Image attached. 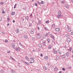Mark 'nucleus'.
I'll list each match as a JSON object with an SVG mask.
<instances>
[{"label":"nucleus","mask_w":73,"mask_h":73,"mask_svg":"<svg viewBox=\"0 0 73 73\" xmlns=\"http://www.w3.org/2000/svg\"><path fill=\"white\" fill-rule=\"evenodd\" d=\"M9 19H10V18H8L7 19V21H9Z\"/></svg>","instance_id":"nucleus-34"},{"label":"nucleus","mask_w":73,"mask_h":73,"mask_svg":"<svg viewBox=\"0 0 73 73\" xmlns=\"http://www.w3.org/2000/svg\"><path fill=\"white\" fill-rule=\"evenodd\" d=\"M62 58H65V55H64L62 56Z\"/></svg>","instance_id":"nucleus-17"},{"label":"nucleus","mask_w":73,"mask_h":73,"mask_svg":"<svg viewBox=\"0 0 73 73\" xmlns=\"http://www.w3.org/2000/svg\"><path fill=\"white\" fill-rule=\"evenodd\" d=\"M44 69L45 70H47V68H46V67H45V66H44Z\"/></svg>","instance_id":"nucleus-26"},{"label":"nucleus","mask_w":73,"mask_h":73,"mask_svg":"<svg viewBox=\"0 0 73 73\" xmlns=\"http://www.w3.org/2000/svg\"><path fill=\"white\" fill-rule=\"evenodd\" d=\"M32 52H36V50H33Z\"/></svg>","instance_id":"nucleus-45"},{"label":"nucleus","mask_w":73,"mask_h":73,"mask_svg":"<svg viewBox=\"0 0 73 73\" xmlns=\"http://www.w3.org/2000/svg\"><path fill=\"white\" fill-rule=\"evenodd\" d=\"M2 20V18L1 17H0V21H1Z\"/></svg>","instance_id":"nucleus-43"},{"label":"nucleus","mask_w":73,"mask_h":73,"mask_svg":"<svg viewBox=\"0 0 73 73\" xmlns=\"http://www.w3.org/2000/svg\"><path fill=\"white\" fill-rule=\"evenodd\" d=\"M68 32H71V29H70V28H69V27H68V26H67V28H68Z\"/></svg>","instance_id":"nucleus-5"},{"label":"nucleus","mask_w":73,"mask_h":73,"mask_svg":"<svg viewBox=\"0 0 73 73\" xmlns=\"http://www.w3.org/2000/svg\"><path fill=\"white\" fill-rule=\"evenodd\" d=\"M55 30L56 31H57V32H58V31H59V30H58V28H55Z\"/></svg>","instance_id":"nucleus-19"},{"label":"nucleus","mask_w":73,"mask_h":73,"mask_svg":"<svg viewBox=\"0 0 73 73\" xmlns=\"http://www.w3.org/2000/svg\"><path fill=\"white\" fill-rule=\"evenodd\" d=\"M53 52L55 54L57 53V50H55L54 51H53Z\"/></svg>","instance_id":"nucleus-21"},{"label":"nucleus","mask_w":73,"mask_h":73,"mask_svg":"<svg viewBox=\"0 0 73 73\" xmlns=\"http://www.w3.org/2000/svg\"><path fill=\"white\" fill-rule=\"evenodd\" d=\"M24 63H25V64H27L28 65H29V63L28 62H24Z\"/></svg>","instance_id":"nucleus-9"},{"label":"nucleus","mask_w":73,"mask_h":73,"mask_svg":"<svg viewBox=\"0 0 73 73\" xmlns=\"http://www.w3.org/2000/svg\"><path fill=\"white\" fill-rule=\"evenodd\" d=\"M52 38H53L54 40V37H52Z\"/></svg>","instance_id":"nucleus-58"},{"label":"nucleus","mask_w":73,"mask_h":73,"mask_svg":"<svg viewBox=\"0 0 73 73\" xmlns=\"http://www.w3.org/2000/svg\"><path fill=\"white\" fill-rule=\"evenodd\" d=\"M37 29H38V30H39V29H40V28H39V27H37Z\"/></svg>","instance_id":"nucleus-60"},{"label":"nucleus","mask_w":73,"mask_h":73,"mask_svg":"<svg viewBox=\"0 0 73 73\" xmlns=\"http://www.w3.org/2000/svg\"><path fill=\"white\" fill-rule=\"evenodd\" d=\"M41 57H42V56H43V55L42 54H41Z\"/></svg>","instance_id":"nucleus-61"},{"label":"nucleus","mask_w":73,"mask_h":73,"mask_svg":"<svg viewBox=\"0 0 73 73\" xmlns=\"http://www.w3.org/2000/svg\"><path fill=\"white\" fill-rule=\"evenodd\" d=\"M14 72H14L13 70H11V73H14Z\"/></svg>","instance_id":"nucleus-39"},{"label":"nucleus","mask_w":73,"mask_h":73,"mask_svg":"<svg viewBox=\"0 0 73 73\" xmlns=\"http://www.w3.org/2000/svg\"><path fill=\"white\" fill-rule=\"evenodd\" d=\"M52 25L54 26V27H55V24H53Z\"/></svg>","instance_id":"nucleus-53"},{"label":"nucleus","mask_w":73,"mask_h":73,"mask_svg":"<svg viewBox=\"0 0 73 73\" xmlns=\"http://www.w3.org/2000/svg\"><path fill=\"white\" fill-rule=\"evenodd\" d=\"M11 45L13 46V47H14V46H15V44L14 43H11Z\"/></svg>","instance_id":"nucleus-22"},{"label":"nucleus","mask_w":73,"mask_h":73,"mask_svg":"<svg viewBox=\"0 0 73 73\" xmlns=\"http://www.w3.org/2000/svg\"><path fill=\"white\" fill-rule=\"evenodd\" d=\"M61 3H62V4H64L65 3V1H62L61 2Z\"/></svg>","instance_id":"nucleus-31"},{"label":"nucleus","mask_w":73,"mask_h":73,"mask_svg":"<svg viewBox=\"0 0 73 73\" xmlns=\"http://www.w3.org/2000/svg\"><path fill=\"white\" fill-rule=\"evenodd\" d=\"M66 8H69V6L68 5H66Z\"/></svg>","instance_id":"nucleus-13"},{"label":"nucleus","mask_w":73,"mask_h":73,"mask_svg":"<svg viewBox=\"0 0 73 73\" xmlns=\"http://www.w3.org/2000/svg\"><path fill=\"white\" fill-rule=\"evenodd\" d=\"M32 40H33V41H35V38H32Z\"/></svg>","instance_id":"nucleus-40"},{"label":"nucleus","mask_w":73,"mask_h":73,"mask_svg":"<svg viewBox=\"0 0 73 73\" xmlns=\"http://www.w3.org/2000/svg\"><path fill=\"white\" fill-rule=\"evenodd\" d=\"M62 71H60V72H59L58 73H62Z\"/></svg>","instance_id":"nucleus-51"},{"label":"nucleus","mask_w":73,"mask_h":73,"mask_svg":"<svg viewBox=\"0 0 73 73\" xmlns=\"http://www.w3.org/2000/svg\"><path fill=\"white\" fill-rule=\"evenodd\" d=\"M48 64V66H50V63H48V64Z\"/></svg>","instance_id":"nucleus-52"},{"label":"nucleus","mask_w":73,"mask_h":73,"mask_svg":"<svg viewBox=\"0 0 73 73\" xmlns=\"http://www.w3.org/2000/svg\"><path fill=\"white\" fill-rule=\"evenodd\" d=\"M15 31L16 32V33H19V29L17 28L16 29Z\"/></svg>","instance_id":"nucleus-8"},{"label":"nucleus","mask_w":73,"mask_h":73,"mask_svg":"<svg viewBox=\"0 0 73 73\" xmlns=\"http://www.w3.org/2000/svg\"><path fill=\"white\" fill-rule=\"evenodd\" d=\"M38 3V4H39V5H40L41 4V3H40V2H39V1H38L37 2Z\"/></svg>","instance_id":"nucleus-42"},{"label":"nucleus","mask_w":73,"mask_h":73,"mask_svg":"<svg viewBox=\"0 0 73 73\" xmlns=\"http://www.w3.org/2000/svg\"><path fill=\"white\" fill-rule=\"evenodd\" d=\"M49 23V21L48 20L46 21L45 22V23H46V24H48V23Z\"/></svg>","instance_id":"nucleus-20"},{"label":"nucleus","mask_w":73,"mask_h":73,"mask_svg":"<svg viewBox=\"0 0 73 73\" xmlns=\"http://www.w3.org/2000/svg\"><path fill=\"white\" fill-rule=\"evenodd\" d=\"M67 41L68 42H70V41H71V39L69 38H68L67 39Z\"/></svg>","instance_id":"nucleus-4"},{"label":"nucleus","mask_w":73,"mask_h":73,"mask_svg":"<svg viewBox=\"0 0 73 73\" xmlns=\"http://www.w3.org/2000/svg\"><path fill=\"white\" fill-rule=\"evenodd\" d=\"M11 15L12 16H13V15H15V13L14 12H13L11 13Z\"/></svg>","instance_id":"nucleus-11"},{"label":"nucleus","mask_w":73,"mask_h":73,"mask_svg":"<svg viewBox=\"0 0 73 73\" xmlns=\"http://www.w3.org/2000/svg\"><path fill=\"white\" fill-rule=\"evenodd\" d=\"M58 15H61V11H59L58 12Z\"/></svg>","instance_id":"nucleus-15"},{"label":"nucleus","mask_w":73,"mask_h":73,"mask_svg":"<svg viewBox=\"0 0 73 73\" xmlns=\"http://www.w3.org/2000/svg\"><path fill=\"white\" fill-rule=\"evenodd\" d=\"M25 58H26V59L27 60H28V61H29V58H28V56H26Z\"/></svg>","instance_id":"nucleus-24"},{"label":"nucleus","mask_w":73,"mask_h":73,"mask_svg":"<svg viewBox=\"0 0 73 73\" xmlns=\"http://www.w3.org/2000/svg\"><path fill=\"white\" fill-rule=\"evenodd\" d=\"M36 38H41V37H37Z\"/></svg>","instance_id":"nucleus-59"},{"label":"nucleus","mask_w":73,"mask_h":73,"mask_svg":"<svg viewBox=\"0 0 73 73\" xmlns=\"http://www.w3.org/2000/svg\"><path fill=\"white\" fill-rule=\"evenodd\" d=\"M48 35L47 34H46L45 35V36H48Z\"/></svg>","instance_id":"nucleus-57"},{"label":"nucleus","mask_w":73,"mask_h":73,"mask_svg":"<svg viewBox=\"0 0 73 73\" xmlns=\"http://www.w3.org/2000/svg\"><path fill=\"white\" fill-rule=\"evenodd\" d=\"M40 3L42 4H44V1H42L40 2Z\"/></svg>","instance_id":"nucleus-32"},{"label":"nucleus","mask_w":73,"mask_h":73,"mask_svg":"<svg viewBox=\"0 0 73 73\" xmlns=\"http://www.w3.org/2000/svg\"><path fill=\"white\" fill-rule=\"evenodd\" d=\"M62 70H64V71H65V68H62Z\"/></svg>","instance_id":"nucleus-38"},{"label":"nucleus","mask_w":73,"mask_h":73,"mask_svg":"<svg viewBox=\"0 0 73 73\" xmlns=\"http://www.w3.org/2000/svg\"><path fill=\"white\" fill-rule=\"evenodd\" d=\"M34 30L33 29H31L30 31V33L31 34H33L34 33Z\"/></svg>","instance_id":"nucleus-2"},{"label":"nucleus","mask_w":73,"mask_h":73,"mask_svg":"<svg viewBox=\"0 0 73 73\" xmlns=\"http://www.w3.org/2000/svg\"><path fill=\"white\" fill-rule=\"evenodd\" d=\"M72 69L71 67H68L67 68V69Z\"/></svg>","instance_id":"nucleus-27"},{"label":"nucleus","mask_w":73,"mask_h":73,"mask_svg":"<svg viewBox=\"0 0 73 73\" xmlns=\"http://www.w3.org/2000/svg\"><path fill=\"white\" fill-rule=\"evenodd\" d=\"M16 5H17V4H15V5H14V8H16Z\"/></svg>","instance_id":"nucleus-28"},{"label":"nucleus","mask_w":73,"mask_h":73,"mask_svg":"<svg viewBox=\"0 0 73 73\" xmlns=\"http://www.w3.org/2000/svg\"><path fill=\"white\" fill-rule=\"evenodd\" d=\"M71 1L72 3H73V1L72 0Z\"/></svg>","instance_id":"nucleus-63"},{"label":"nucleus","mask_w":73,"mask_h":73,"mask_svg":"<svg viewBox=\"0 0 73 73\" xmlns=\"http://www.w3.org/2000/svg\"><path fill=\"white\" fill-rule=\"evenodd\" d=\"M34 61H35V60H32L31 61V62L30 63V64H32V63H33V62H34Z\"/></svg>","instance_id":"nucleus-12"},{"label":"nucleus","mask_w":73,"mask_h":73,"mask_svg":"<svg viewBox=\"0 0 73 73\" xmlns=\"http://www.w3.org/2000/svg\"><path fill=\"white\" fill-rule=\"evenodd\" d=\"M44 29L45 30H48V29L47 28H46V27H44Z\"/></svg>","instance_id":"nucleus-37"},{"label":"nucleus","mask_w":73,"mask_h":73,"mask_svg":"<svg viewBox=\"0 0 73 73\" xmlns=\"http://www.w3.org/2000/svg\"><path fill=\"white\" fill-rule=\"evenodd\" d=\"M24 38L26 39L28 38V37H24Z\"/></svg>","instance_id":"nucleus-56"},{"label":"nucleus","mask_w":73,"mask_h":73,"mask_svg":"<svg viewBox=\"0 0 73 73\" xmlns=\"http://www.w3.org/2000/svg\"><path fill=\"white\" fill-rule=\"evenodd\" d=\"M25 19L27 20H29V18H28V16H27L25 17Z\"/></svg>","instance_id":"nucleus-18"},{"label":"nucleus","mask_w":73,"mask_h":73,"mask_svg":"<svg viewBox=\"0 0 73 73\" xmlns=\"http://www.w3.org/2000/svg\"><path fill=\"white\" fill-rule=\"evenodd\" d=\"M45 57L46 59V60H48V57L46 56Z\"/></svg>","instance_id":"nucleus-36"},{"label":"nucleus","mask_w":73,"mask_h":73,"mask_svg":"<svg viewBox=\"0 0 73 73\" xmlns=\"http://www.w3.org/2000/svg\"><path fill=\"white\" fill-rule=\"evenodd\" d=\"M47 41H48V42H49V39H48Z\"/></svg>","instance_id":"nucleus-50"},{"label":"nucleus","mask_w":73,"mask_h":73,"mask_svg":"<svg viewBox=\"0 0 73 73\" xmlns=\"http://www.w3.org/2000/svg\"><path fill=\"white\" fill-rule=\"evenodd\" d=\"M13 23H15V20H13Z\"/></svg>","instance_id":"nucleus-54"},{"label":"nucleus","mask_w":73,"mask_h":73,"mask_svg":"<svg viewBox=\"0 0 73 73\" xmlns=\"http://www.w3.org/2000/svg\"><path fill=\"white\" fill-rule=\"evenodd\" d=\"M19 45H21V46H23V45H22L21 44V43L20 42L19 43Z\"/></svg>","instance_id":"nucleus-48"},{"label":"nucleus","mask_w":73,"mask_h":73,"mask_svg":"<svg viewBox=\"0 0 73 73\" xmlns=\"http://www.w3.org/2000/svg\"><path fill=\"white\" fill-rule=\"evenodd\" d=\"M46 43V41H44L43 42H42L43 45L44 46H45Z\"/></svg>","instance_id":"nucleus-6"},{"label":"nucleus","mask_w":73,"mask_h":73,"mask_svg":"<svg viewBox=\"0 0 73 73\" xmlns=\"http://www.w3.org/2000/svg\"><path fill=\"white\" fill-rule=\"evenodd\" d=\"M68 50L70 51V52H71L72 50V47H70L69 49H68Z\"/></svg>","instance_id":"nucleus-16"},{"label":"nucleus","mask_w":73,"mask_h":73,"mask_svg":"<svg viewBox=\"0 0 73 73\" xmlns=\"http://www.w3.org/2000/svg\"><path fill=\"white\" fill-rule=\"evenodd\" d=\"M71 35H73V32H72L71 33Z\"/></svg>","instance_id":"nucleus-62"},{"label":"nucleus","mask_w":73,"mask_h":73,"mask_svg":"<svg viewBox=\"0 0 73 73\" xmlns=\"http://www.w3.org/2000/svg\"><path fill=\"white\" fill-rule=\"evenodd\" d=\"M69 36V34H67L66 35V37H68Z\"/></svg>","instance_id":"nucleus-33"},{"label":"nucleus","mask_w":73,"mask_h":73,"mask_svg":"<svg viewBox=\"0 0 73 73\" xmlns=\"http://www.w3.org/2000/svg\"><path fill=\"white\" fill-rule=\"evenodd\" d=\"M4 33V32H1V34H3Z\"/></svg>","instance_id":"nucleus-49"},{"label":"nucleus","mask_w":73,"mask_h":73,"mask_svg":"<svg viewBox=\"0 0 73 73\" xmlns=\"http://www.w3.org/2000/svg\"><path fill=\"white\" fill-rule=\"evenodd\" d=\"M35 5H36V7H37V3H35Z\"/></svg>","instance_id":"nucleus-46"},{"label":"nucleus","mask_w":73,"mask_h":73,"mask_svg":"<svg viewBox=\"0 0 73 73\" xmlns=\"http://www.w3.org/2000/svg\"><path fill=\"white\" fill-rule=\"evenodd\" d=\"M62 17V15H57V17L58 18H60V17Z\"/></svg>","instance_id":"nucleus-7"},{"label":"nucleus","mask_w":73,"mask_h":73,"mask_svg":"<svg viewBox=\"0 0 73 73\" xmlns=\"http://www.w3.org/2000/svg\"><path fill=\"white\" fill-rule=\"evenodd\" d=\"M52 48V46L50 45L48 47V49H50Z\"/></svg>","instance_id":"nucleus-25"},{"label":"nucleus","mask_w":73,"mask_h":73,"mask_svg":"<svg viewBox=\"0 0 73 73\" xmlns=\"http://www.w3.org/2000/svg\"><path fill=\"white\" fill-rule=\"evenodd\" d=\"M38 46H39V47H40L41 48H42V45H41V44H38Z\"/></svg>","instance_id":"nucleus-10"},{"label":"nucleus","mask_w":73,"mask_h":73,"mask_svg":"<svg viewBox=\"0 0 73 73\" xmlns=\"http://www.w3.org/2000/svg\"><path fill=\"white\" fill-rule=\"evenodd\" d=\"M1 72L2 73H3V70H1Z\"/></svg>","instance_id":"nucleus-35"},{"label":"nucleus","mask_w":73,"mask_h":73,"mask_svg":"<svg viewBox=\"0 0 73 73\" xmlns=\"http://www.w3.org/2000/svg\"><path fill=\"white\" fill-rule=\"evenodd\" d=\"M66 55L67 57H68L69 56V52H68L66 53Z\"/></svg>","instance_id":"nucleus-1"},{"label":"nucleus","mask_w":73,"mask_h":73,"mask_svg":"<svg viewBox=\"0 0 73 73\" xmlns=\"http://www.w3.org/2000/svg\"><path fill=\"white\" fill-rule=\"evenodd\" d=\"M54 70H56V71L57 70V68H55Z\"/></svg>","instance_id":"nucleus-41"},{"label":"nucleus","mask_w":73,"mask_h":73,"mask_svg":"<svg viewBox=\"0 0 73 73\" xmlns=\"http://www.w3.org/2000/svg\"><path fill=\"white\" fill-rule=\"evenodd\" d=\"M30 58L31 60H32L33 59H34L33 58V57H31V58Z\"/></svg>","instance_id":"nucleus-44"},{"label":"nucleus","mask_w":73,"mask_h":73,"mask_svg":"<svg viewBox=\"0 0 73 73\" xmlns=\"http://www.w3.org/2000/svg\"><path fill=\"white\" fill-rule=\"evenodd\" d=\"M72 54H73V49L72 50Z\"/></svg>","instance_id":"nucleus-64"},{"label":"nucleus","mask_w":73,"mask_h":73,"mask_svg":"<svg viewBox=\"0 0 73 73\" xmlns=\"http://www.w3.org/2000/svg\"><path fill=\"white\" fill-rule=\"evenodd\" d=\"M41 23V21H40L39 20V22H38V25H40V24Z\"/></svg>","instance_id":"nucleus-23"},{"label":"nucleus","mask_w":73,"mask_h":73,"mask_svg":"<svg viewBox=\"0 0 73 73\" xmlns=\"http://www.w3.org/2000/svg\"><path fill=\"white\" fill-rule=\"evenodd\" d=\"M0 3L1 5H3L4 4V3L3 2H1Z\"/></svg>","instance_id":"nucleus-29"},{"label":"nucleus","mask_w":73,"mask_h":73,"mask_svg":"<svg viewBox=\"0 0 73 73\" xmlns=\"http://www.w3.org/2000/svg\"><path fill=\"white\" fill-rule=\"evenodd\" d=\"M5 42H8V40H7V39H6V40H5Z\"/></svg>","instance_id":"nucleus-30"},{"label":"nucleus","mask_w":73,"mask_h":73,"mask_svg":"<svg viewBox=\"0 0 73 73\" xmlns=\"http://www.w3.org/2000/svg\"><path fill=\"white\" fill-rule=\"evenodd\" d=\"M10 58H11V59H12L13 58V57H12L11 56H10Z\"/></svg>","instance_id":"nucleus-55"},{"label":"nucleus","mask_w":73,"mask_h":73,"mask_svg":"<svg viewBox=\"0 0 73 73\" xmlns=\"http://www.w3.org/2000/svg\"><path fill=\"white\" fill-rule=\"evenodd\" d=\"M2 12H3V13L4 14V13H5V12L4 11H2Z\"/></svg>","instance_id":"nucleus-47"},{"label":"nucleus","mask_w":73,"mask_h":73,"mask_svg":"<svg viewBox=\"0 0 73 73\" xmlns=\"http://www.w3.org/2000/svg\"><path fill=\"white\" fill-rule=\"evenodd\" d=\"M16 50H17V52H19L20 50V48L19 47L17 48L16 49Z\"/></svg>","instance_id":"nucleus-3"},{"label":"nucleus","mask_w":73,"mask_h":73,"mask_svg":"<svg viewBox=\"0 0 73 73\" xmlns=\"http://www.w3.org/2000/svg\"><path fill=\"white\" fill-rule=\"evenodd\" d=\"M56 58L58 60H60V57L58 56H57L56 57Z\"/></svg>","instance_id":"nucleus-14"}]
</instances>
